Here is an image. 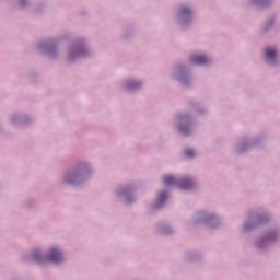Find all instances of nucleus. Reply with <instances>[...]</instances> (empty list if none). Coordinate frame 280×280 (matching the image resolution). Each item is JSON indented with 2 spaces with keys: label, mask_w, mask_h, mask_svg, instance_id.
<instances>
[{
  "label": "nucleus",
  "mask_w": 280,
  "mask_h": 280,
  "mask_svg": "<svg viewBox=\"0 0 280 280\" xmlns=\"http://www.w3.org/2000/svg\"><path fill=\"white\" fill-rule=\"evenodd\" d=\"M48 261H52L54 264H60L62 261V254L57 248H51L48 256Z\"/></svg>",
  "instance_id": "obj_1"
},
{
  "label": "nucleus",
  "mask_w": 280,
  "mask_h": 280,
  "mask_svg": "<svg viewBox=\"0 0 280 280\" xmlns=\"http://www.w3.org/2000/svg\"><path fill=\"white\" fill-rule=\"evenodd\" d=\"M191 62L195 65H207L209 62V59L202 55H195L191 57Z\"/></svg>",
  "instance_id": "obj_2"
},
{
  "label": "nucleus",
  "mask_w": 280,
  "mask_h": 280,
  "mask_svg": "<svg viewBox=\"0 0 280 280\" xmlns=\"http://www.w3.org/2000/svg\"><path fill=\"white\" fill-rule=\"evenodd\" d=\"M180 189H191L194 187V182H191L189 178L183 179L179 182Z\"/></svg>",
  "instance_id": "obj_3"
},
{
  "label": "nucleus",
  "mask_w": 280,
  "mask_h": 280,
  "mask_svg": "<svg viewBox=\"0 0 280 280\" xmlns=\"http://www.w3.org/2000/svg\"><path fill=\"white\" fill-rule=\"evenodd\" d=\"M265 56L267 60H272L275 59V56H277V50H275V48H267L265 50Z\"/></svg>",
  "instance_id": "obj_4"
},
{
  "label": "nucleus",
  "mask_w": 280,
  "mask_h": 280,
  "mask_svg": "<svg viewBox=\"0 0 280 280\" xmlns=\"http://www.w3.org/2000/svg\"><path fill=\"white\" fill-rule=\"evenodd\" d=\"M165 200H167V192H160L155 207H161L165 202Z\"/></svg>",
  "instance_id": "obj_5"
},
{
  "label": "nucleus",
  "mask_w": 280,
  "mask_h": 280,
  "mask_svg": "<svg viewBox=\"0 0 280 280\" xmlns=\"http://www.w3.org/2000/svg\"><path fill=\"white\" fill-rule=\"evenodd\" d=\"M164 185H174L176 183V179L172 175L164 176Z\"/></svg>",
  "instance_id": "obj_6"
},
{
  "label": "nucleus",
  "mask_w": 280,
  "mask_h": 280,
  "mask_svg": "<svg viewBox=\"0 0 280 280\" xmlns=\"http://www.w3.org/2000/svg\"><path fill=\"white\" fill-rule=\"evenodd\" d=\"M180 14L182 16H185V14H191V10H189L187 7H183Z\"/></svg>",
  "instance_id": "obj_7"
},
{
  "label": "nucleus",
  "mask_w": 280,
  "mask_h": 280,
  "mask_svg": "<svg viewBox=\"0 0 280 280\" xmlns=\"http://www.w3.org/2000/svg\"><path fill=\"white\" fill-rule=\"evenodd\" d=\"M185 154H186V156H188L189 159H191V156H194L195 152H194L192 149H187V150L185 151Z\"/></svg>",
  "instance_id": "obj_8"
},
{
  "label": "nucleus",
  "mask_w": 280,
  "mask_h": 280,
  "mask_svg": "<svg viewBox=\"0 0 280 280\" xmlns=\"http://www.w3.org/2000/svg\"><path fill=\"white\" fill-rule=\"evenodd\" d=\"M179 132H182V135H189V129H187L185 127H180Z\"/></svg>",
  "instance_id": "obj_9"
},
{
  "label": "nucleus",
  "mask_w": 280,
  "mask_h": 280,
  "mask_svg": "<svg viewBox=\"0 0 280 280\" xmlns=\"http://www.w3.org/2000/svg\"><path fill=\"white\" fill-rule=\"evenodd\" d=\"M75 178H78L77 175L73 176V179L69 178V175H68L66 180H67V183H75Z\"/></svg>",
  "instance_id": "obj_10"
},
{
  "label": "nucleus",
  "mask_w": 280,
  "mask_h": 280,
  "mask_svg": "<svg viewBox=\"0 0 280 280\" xmlns=\"http://www.w3.org/2000/svg\"><path fill=\"white\" fill-rule=\"evenodd\" d=\"M27 3L25 0H21L20 5H25Z\"/></svg>",
  "instance_id": "obj_11"
},
{
  "label": "nucleus",
  "mask_w": 280,
  "mask_h": 280,
  "mask_svg": "<svg viewBox=\"0 0 280 280\" xmlns=\"http://www.w3.org/2000/svg\"><path fill=\"white\" fill-rule=\"evenodd\" d=\"M33 257L34 259H38V253H34Z\"/></svg>",
  "instance_id": "obj_12"
}]
</instances>
